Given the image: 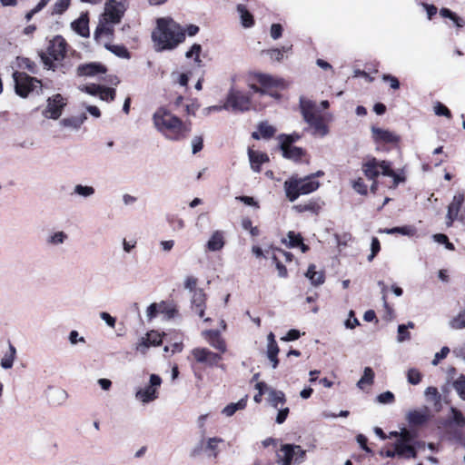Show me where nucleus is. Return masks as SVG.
<instances>
[{
  "instance_id": "57",
  "label": "nucleus",
  "mask_w": 465,
  "mask_h": 465,
  "mask_svg": "<svg viewBox=\"0 0 465 465\" xmlns=\"http://www.w3.org/2000/svg\"><path fill=\"white\" fill-rule=\"evenodd\" d=\"M352 188L355 192L361 195H366L368 193L367 185L365 184L364 181L361 178L357 179L352 183Z\"/></svg>"
},
{
  "instance_id": "10",
  "label": "nucleus",
  "mask_w": 465,
  "mask_h": 465,
  "mask_svg": "<svg viewBox=\"0 0 465 465\" xmlns=\"http://www.w3.org/2000/svg\"><path fill=\"white\" fill-rule=\"evenodd\" d=\"M162 384V379L157 374H151L149 384L140 388L135 392V399L143 404L150 403L158 398V389Z\"/></svg>"
},
{
  "instance_id": "50",
  "label": "nucleus",
  "mask_w": 465,
  "mask_h": 465,
  "mask_svg": "<svg viewBox=\"0 0 465 465\" xmlns=\"http://www.w3.org/2000/svg\"><path fill=\"white\" fill-rule=\"evenodd\" d=\"M71 0H58L53 6V15H62L70 5Z\"/></svg>"
},
{
  "instance_id": "47",
  "label": "nucleus",
  "mask_w": 465,
  "mask_h": 465,
  "mask_svg": "<svg viewBox=\"0 0 465 465\" xmlns=\"http://www.w3.org/2000/svg\"><path fill=\"white\" fill-rule=\"evenodd\" d=\"M453 388L458 395L465 401V375H460L453 382Z\"/></svg>"
},
{
  "instance_id": "40",
  "label": "nucleus",
  "mask_w": 465,
  "mask_h": 465,
  "mask_svg": "<svg viewBox=\"0 0 465 465\" xmlns=\"http://www.w3.org/2000/svg\"><path fill=\"white\" fill-rule=\"evenodd\" d=\"M73 193L82 198H90L95 193V189L93 186L79 183L74 185Z\"/></svg>"
},
{
  "instance_id": "59",
  "label": "nucleus",
  "mask_w": 465,
  "mask_h": 465,
  "mask_svg": "<svg viewBox=\"0 0 465 465\" xmlns=\"http://www.w3.org/2000/svg\"><path fill=\"white\" fill-rule=\"evenodd\" d=\"M377 401L381 404H390L394 401V394L391 391H385L377 396Z\"/></svg>"
},
{
  "instance_id": "49",
  "label": "nucleus",
  "mask_w": 465,
  "mask_h": 465,
  "mask_svg": "<svg viewBox=\"0 0 465 465\" xmlns=\"http://www.w3.org/2000/svg\"><path fill=\"white\" fill-rule=\"evenodd\" d=\"M101 100L111 102L114 100L115 90L114 88L105 87L102 85L99 95Z\"/></svg>"
},
{
  "instance_id": "39",
  "label": "nucleus",
  "mask_w": 465,
  "mask_h": 465,
  "mask_svg": "<svg viewBox=\"0 0 465 465\" xmlns=\"http://www.w3.org/2000/svg\"><path fill=\"white\" fill-rule=\"evenodd\" d=\"M68 239V235L63 232L58 231L50 233L46 238V242L50 245H60L63 244Z\"/></svg>"
},
{
  "instance_id": "20",
  "label": "nucleus",
  "mask_w": 465,
  "mask_h": 465,
  "mask_svg": "<svg viewBox=\"0 0 465 465\" xmlns=\"http://www.w3.org/2000/svg\"><path fill=\"white\" fill-rule=\"evenodd\" d=\"M225 245L224 232L221 230L214 231L205 244V249L208 252H219L223 249Z\"/></svg>"
},
{
  "instance_id": "41",
  "label": "nucleus",
  "mask_w": 465,
  "mask_h": 465,
  "mask_svg": "<svg viewBox=\"0 0 465 465\" xmlns=\"http://www.w3.org/2000/svg\"><path fill=\"white\" fill-rule=\"evenodd\" d=\"M246 407V399L242 398L237 402L230 403L223 408V413L227 416H232L237 411L243 410Z\"/></svg>"
},
{
  "instance_id": "60",
  "label": "nucleus",
  "mask_w": 465,
  "mask_h": 465,
  "mask_svg": "<svg viewBox=\"0 0 465 465\" xmlns=\"http://www.w3.org/2000/svg\"><path fill=\"white\" fill-rule=\"evenodd\" d=\"M68 341L71 345H76L77 343H84L85 339L83 336H80L77 331H71L68 335Z\"/></svg>"
},
{
  "instance_id": "26",
  "label": "nucleus",
  "mask_w": 465,
  "mask_h": 465,
  "mask_svg": "<svg viewBox=\"0 0 465 465\" xmlns=\"http://www.w3.org/2000/svg\"><path fill=\"white\" fill-rule=\"evenodd\" d=\"M86 119H87V117L85 114H80L77 116H70V117L62 119L60 121V125H62L64 128H68V129H72V130H78Z\"/></svg>"
},
{
  "instance_id": "12",
  "label": "nucleus",
  "mask_w": 465,
  "mask_h": 465,
  "mask_svg": "<svg viewBox=\"0 0 465 465\" xmlns=\"http://www.w3.org/2000/svg\"><path fill=\"white\" fill-rule=\"evenodd\" d=\"M251 101L248 94L232 88L228 94L223 108L231 107L234 111H247L250 109Z\"/></svg>"
},
{
  "instance_id": "38",
  "label": "nucleus",
  "mask_w": 465,
  "mask_h": 465,
  "mask_svg": "<svg viewBox=\"0 0 465 465\" xmlns=\"http://www.w3.org/2000/svg\"><path fill=\"white\" fill-rule=\"evenodd\" d=\"M104 45L107 50L120 58H130V54L124 45H111L109 42H104Z\"/></svg>"
},
{
  "instance_id": "9",
  "label": "nucleus",
  "mask_w": 465,
  "mask_h": 465,
  "mask_svg": "<svg viewBox=\"0 0 465 465\" xmlns=\"http://www.w3.org/2000/svg\"><path fill=\"white\" fill-rule=\"evenodd\" d=\"M305 457V450L299 445L284 444L277 453V461L280 465H292L301 463Z\"/></svg>"
},
{
  "instance_id": "63",
  "label": "nucleus",
  "mask_w": 465,
  "mask_h": 465,
  "mask_svg": "<svg viewBox=\"0 0 465 465\" xmlns=\"http://www.w3.org/2000/svg\"><path fill=\"white\" fill-rule=\"evenodd\" d=\"M450 348L447 346H443L439 352H437L432 360V364L437 365L440 361L445 359L447 355L450 353Z\"/></svg>"
},
{
  "instance_id": "13",
  "label": "nucleus",
  "mask_w": 465,
  "mask_h": 465,
  "mask_svg": "<svg viewBox=\"0 0 465 465\" xmlns=\"http://www.w3.org/2000/svg\"><path fill=\"white\" fill-rule=\"evenodd\" d=\"M66 105V99L62 94H57L47 99V104L43 111V115L45 118L56 120L58 119Z\"/></svg>"
},
{
  "instance_id": "4",
  "label": "nucleus",
  "mask_w": 465,
  "mask_h": 465,
  "mask_svg": "<svg viewBox=\"0 0 465 465\" xmlns=\"http://www.w3.org/2000/svg\"><path fill=\"white\" fill-rule=\"evenodd\" d=\"M364 175L369 180L376 179L380 174L392 178L393 187H397L404 178L396 173L391 168V163L385 160H378L374 156L368 155L361 165Z\"/></svg>"
},
{
  "instance_id": "35",
  "label": "nucleus",
  "mask_w": 465,
  "mask_h": 465,
  "mask_svg": "<svg viewBox=\"0 0 465 465\" xmlns=\"http://www.w3.org/2000/svg\"><path fill=\"white\" fill-rule=\"evenodd\" d=\"M258 130L260 132V134L257 133H252V137L254 139H260L261 137L268 139L273 136L276 130L273 126L268 124L267 123H261L258 126Z\"/></svg>"
},
{
  "instance_id": "36",
  "label": "nucleus",
  "mask_w": 465,
  "mask_h": 465,
  "mask_svg": "<svg viewBox=\"0 0 465 465\" xmlns=\"http://www.w3.org/2000/svg\"><path fill=\"white\" fill-rule=\"evenodd\" d=\"M448 326L455 331L465 329V310L463 309L456 316L450 319Z\"/></svg>"
},
{
  "instance_id": "42",
  "label": "nucleus",
  "mask_w": 465,
  "mask_h": 465,
  "mask_svg": "<svg viewBox=\"0 0 465 465\" xmlns=\"http://www.w3.org/2000/svg\"><path fill=\"white\" fill-rule=\"evenodd\" d=\"M160 313L163 314L166 319L170 320L174 318L177 315L178 312L174 305L167 303L165 302H161Z\"/></svg>"
},
{
  "instance_id": "8",
  "label": "nucleus",
  "mask_w": 465,
  "mask_h": 465,
  "mask_svg": "<svg viewBox=\"0 0 465 465\" xmlns=\"http://www.w3.org/2000/svg\"><path fill=\"white\" fill-rule=\"evenodd\" d=\"M15 93L21 97H26L29 93L42 88V83L35 77L25 73L15 72L13 74Z\"/></svg>"
},
{
  "instance_id": "14",
  "label": "nucleus",
  "mask_w": 465,
  "mask_h": 465,
  "mask_svg": "<svg viewBox=\"0 0 465 465\" xmlns=\"http://www.w3.org/2000/svg\"><path fill=\"white\" fill-rule=\"evenodd\" d=\"M115 25L117 24L100 15L97 27L94 34V39L102 44L112 40Z\"/></svg>"
},
{
  "instance_id": "44",
  "label": "nucleus",
  "mask_w": 465,
  "mask_h": 465,
  "mask_svg": "<svg viewBox=\"0 0 465 465\" xmlns=\"http://www.w3.org/2000/svg\"><path fill=\"white\" fill-rule=\"evenodd\" d=\"M287 238L288 240L283 239L282 242L289 248H295L302 244V236L299 233L291 231L288 232Z\"/></svg>"
},
{
  "instance_id": "23",
  "label": "nucleus",
  "mask_w": 465,
  "mask_h": 465,
  "mask_svg": "<svg viewBox=\"0 0 465 465\" xmlns=\"http://www.w3.org/2000/svg\"><path fill=\"white\" fill-rule=\"evenodd\" d=\"M192 304L195 313L203 318L205 310V293L203 290H194L192 297Z\"/></svg>"
},
{
  "instance_id": "54",
  "label": "nucleus",
  "mask_w": 465,
  "mask_h": 465,
  "mask_svg": "<svg viewBox=\"0 0 465 465\" xmlns=\"http://www.w3.org/2000/svg\"><path fill=\"white\" fill-rule=\"evenodd\" d=\"M411 339V333L408 331V326L405 324H400L398 326L397 341L401 343Z\"/></svg>"
},
{
  "instance_id": "34",
  "label": "nucleus",
  "mask_w": 465,
  "mask_h": 465,
  "mask_svg": "<svg viewBox=\"0 0 465 465\" xmlns=\"http://www.w3.org/2000/svg\"><path fill=\"white\" fill-rule=\"evenodd\" d=\"M315 265L311 264L305 273V276L311 281L313 285H321L324 282V273L322 272H316Z\"/></svg>"
},
{
  "instance_id": "29",
  "label": "nucleus",
  "mask_w": 465,
  "mask_h": 465,
  "mask_svg": "<svg viewBox=\"0 0 465 465\" xmlns=\"http://www.w3.org/2000/svg\"><path fill=\"white\" fill-rule=\"evenodd\" d=\"M281 150L282 151L283 157L293 161H298L302 158L304 152L301 147L292 145H282L280 144Z\"/></svg>"
},
{
  "instance_id": "6",
  "label": "nucleus",
  "mask_w": 465,
  "mask_h": 465,
  "mask_svg": "<svg viewBox=\"0 0 465 465\" xmlns=\"http://www.w3.org/2000/svg\"><path fill=\"white\" fill-rule=\"evenodd\" d=\"M319 186L320 183L314 180L312 175L303 178L292 176L286 180L283 184L286 197L290 202H294L300 195L313 193Z\"/></svg>"
},
{
  "instance_id": "52",
  "label": "nucleus",
  "mask_w": 465,
  "mask_h": 465,
  "mask_svg": "<svg viewBox=\"0 0 465 465\" xmlns=\"http://www.w3.org/2000/svg\"><path fill=\"white\" fill-rule=\"evenodd\" d=\"M407 380L412 385H417L421 381V373L417 369H410L407 372Z\"/></svg>"
},
{
  "instance_id": "28",
  "label": "nucleus",
  "mask_w": 465,
  "mask_h": 465,
  "mask_svg": "<svg viewBox=\"0 0 465 465\" xmlns=\"http://www.w3.org/2000/svg\"><path fill=\"white\" fill-rule=\"evenodd\" d=\"M223 441V440L222 438L212 437L206 440H203L202 443L205 442L204 450L208 452V456L217 458L219 453L218 445Z\"/></svg>"
},
{
  "instance_id": "17",
  "label": "nucleus",
  "mask_w": 465,
  "mask_h": 465,
  "mask_svg": "<svg viewBox=\"0 0 465 465\" xmlns=\"http://www.w3.org/2000/svg\"><path fill=\"white\" fill-rule=\"evenodd\" d=\"M202 335L213 349L219 351L221 353H224L226 351L225 341L222 338L219 331H203Z\"/></svg>"
},
{
  "instance_id": "7",
  "label": "nucleus",
  "mask_w": 465,
  "mask_h": 465,
  "mask_svg": "<svg viewBox=\"0 0 465 465\" xmlns=\"http://www.w3.org/2000/svg\"><path fill=\"white\" fill-rule=\"evenodd\" d=\"M390 435L396 438L391 446L395 447L398 458L410 460L417 457L416 448L419 442L410 430L402 429L401 431H391Z\"/></svg>"
},
{
  "instance_id": "27",
  "label": "nucleus",
  "mask_w": 465,
  "mask_h": 465,
  "mask_svg": "<svg viewBox=\"0 0 465 465\" xmlns=\"http://www.w3.org/2000/svg\"><path fill=\"white\" fill-rule=\"evenodd\" d=\"M268 401L275 409H279L286 402L285 394L282 391L268 389Z\"/></svg>"
},
{
  "instance_id": "56",
  "label": "nucleus",
  "mask_w": 465,
  "mask_h": 465,
  "mask_svg": "<svg viewBox=\"0 0 465 465\" xmlns=\"http://www.w3.org/2000/svg\"><path fill=\"white\" fill-rule=\"evenodd\" d=\"M145 337L149 343H151L153 346L159 345L163 341V336L156 331H151L147 332Z\"/></svg>"
},
{
  "instance_id": "32",
  "label": "nucleus",
  "mask_w": 465,
  "mask_h": 465,
  "mask_svg": "<svg viewBox=\"0 0 465 465\" xmlns=\"http://www.w3.org/2000/svg\"><path fill=\"white\" fill-rule=\"evenodd\" d=\"M381 232L386 234H395L400 233L401 235L405 236H413L417 232V230L412 225H405L401 227H392V228H386L381 231Z\"/></svg>"
},
{
  "instance_id": "2",
  "label": "nucleus",
  "mask_w": 465,
  "mask_h": 465,
  "mask_svg": "<svg viewBox=\"0 0 465 465\" xmlns=\"http://www.w3.org/2000/svg\"><path fill=\"white\" fill-rule=\"evenodd\" d=\"M153 121L157 131L171 141H180L186 138L192 130L190 122H183L163 107L155 111Z\"/></svg>"
},
{
  "instance_id": "61",
  "label": "nucleus",
  "mask_w": 465,
  "mask_h": 465,
  "mask_svg": "<svg viewBox=\"0 0 465 465\" xmlns=\"http://www.w3.org/2000/svg\"><path fill=\"white\" fill-rule=\"evenodd\" d=\"M192 152L193 154L199 153L203 146V137L200 135H196L192 139Z\"/></svg>"
},
{
  "instance_id": "46",
  "label": "nucleus",
  "mask_w": 465,
  "mask_h": 465,
  "mask_svg": "<svg viewBox=\"0 0 465 465\" xmlns=\"http://www.w3.org/2000/svg\"><path fill=\"white\" fill-rule=\"evenodd\" d=\"M202 51V46L199 44H193L192 47L185 53V56L187 58L194 57L195 63L199 66H201L202 61L200 59V53Z\"/></svg>"
},
{
  "instance_id": "1",
  "label": "nucleus",
  "mask_w": 465,
  "mask_h": 465,
  "mask_svg": "<svg viewBox=\"0 0 465 465\" xmlns=\"http://www.w3.org/2000/svg\"><path fill=\"white\" fill-rule=\"evenodd\" d=\"M185 39L184 29L170 17L156 20V27L152 32V41L156 52L175 49Z\"/></svg>"
},
{
  "instance_id": "15",
  "label": "nucleus",
  "mask_w": 465,
  "mask_h": 465,
  "mask_svg": "<svg viewBox=\"0 0 465 465\" xmlns=\"http://www.w3.org/2000/svg\"><path fill=\"white\" fill-rule=\"evenodd\" d=\"M191 353L197 362L205 364L208 367L217 365L222 360L220 353L213 352L207 348L197 347L192 350Z\"/></svg>"
},
{
  "instance_id": "55",
  "label": "nucleus",
  "mask_w": 465,
  "mask_h": 465,
  "mask_svg": "<svg viewBox=\"0 0 465 465\" xmlns=\"http://www.w3.org/2000/svg\"><path fill=\"white\" fill-rule=\"evenodd\" d=\"M434 113L439 116H445L447 118H451V113L443 104L440 102H437L434 105Z\"/></svg>"
},
{
  "instance_id": "30",
  "label": "nucleus",
  "mask_w": 465,
  "mask_h": 465,
  "mask_svg": "<svg viewBox=\"0 0 465 465\" xmlns=\"http://www.w3.org/2000/svg\"><path fill=\"white\" fill-rule=\"evenodd\" d=\"M15 358L16 349L10 341H8V351L5 353L1 360V367L5 370L11 369L14 365Z\"/></svg>"
},
{
  "instance_id": "31",
  "label": "nucleus",
  "mask_w": 465,
  "mask_h": 465,
  "mask_svg": "<svg viewBox=\"0 0 465 465\" xmlns=\"http://www.w3.org/2000/svg\"><path fill=\"white\" fill-rule=\"evenodd\" d=\"M465 195L463 193H457L448 206L447 213L459 216V213L464 203Z\"/></svg>"
},
{
  "instance_id": "16",
  "label": "nucleus",
  "mask_w": 465,
  "mask_h": 465,
  "mask_svg": "<svg viewBox=\"0 0 465 465\" xmlns=\"http://www.w3.org/2000/svg\"><path fill=\"white\" fill-rule=\"evenodd\" d=\"M451 413L452 417L450 419L442 420L438 425V428L448 435L450 439L452 438L453 433L456 431L452 429L453 424H456L459 427L465 426V417L460 411L452 408Z\"/></svg>"
},
{
  "instance_id": "62",
  "label": "nucleus",
  "mask_w": 465,
  "mask_h": 465,
  "mask_svg": "<svg viewBox=\"0 0 465 465\" xmlns=\"http://www.w3.org/2000/svg\"><path fill=\"white\" fill-rule=\"evenodd\" d=\"M381 250V244L376 237H373L371 244V254L368 256V261L371 262Z\"/></svg>"
},
{
  "instance_id": "18",
  "label": "nucleus",
  "mask_w": 465,
  "mask_h": 465,
  "mask_svg": "<svg viewBox=\"0 0 465 465\" xmlns=\"http://www.w3.org/2000/svg\"><path fill=\"white\" fill-rule=\"evenodd\" d=\"M106 67L99 63H88L80 64L77 67V74L79 76L93 77L101 74H105Z\"/></svg>"
},
{
  "instance_id": "64",
  "label": "nucleus",
  "mask_w": 465,
  "mask_h": 465,
  "mask_svg": "<svg viewBox=\"0 0 465 465\" xmlns=\"http://www.w3.org/2000/svg\"><path fill=\"white\" fill-rule=\"evenodd\" d=\"M452 353L456 358L461 359L465 362V341L453 348Z\"/></svg>"
},
{
  "instance_id": "48",
  "label": "nucleus",
  "mask_w": 465,
  "mask_h": 465,
  "mask_svg": "<svg viewBox=\"0 0 465 465\" xmlns=\"http://www.w3.org/2000/svg\"><path fill=\"white\" fill-rule=\"evenodd\" d=\"M18 65L27 69L32 74L37 73V65L35 62L26 57L18 58Z\"/></svg>"
},
{
  "instance_id": "51",
  "label": "nucleus",
  "mask_w": 465,
  "mask_h": 465,
  "mask_svg": "<svg viewBox=\"0 0 465 465\" xmlns=\"http://www.w3.org/2000/svg\"><path fill=\"white\" fill-rule=\"evenodd\" d=\"M301 138L299 134H281L279 136L280 144L282 145H292L293 143L298 141Z\"/></svg>"
},
{
  "instance_id": "21",
  "label": "nucleus",
  "mask_w": 465,
  "mask_h": 465,
  "mask_svg": "<svg viewBox=\"0 0 465 465\" xmlns=\"http://www.w3.org/2000/svg\"><path fill=\"white\" fill-rule=\"evenodd\" d=\"M248 157L251 168L255 173L261 172V165L269 161V156L265 153L248 149Z\"/></svg>"
},
{
  "instance_id": "24",
  "label": "nucleus",
  "mask_w": 465,
  "mask_h": 465,
  "mask_svg": "<svg viewBox=\"0 0 465 465\" xmlns=\"http://www.w3.org/2000/svg\"><path fill=\"white\" fill-rule=\"evenodd\" d=\"M407 420L411 425H422L429 420L428 410L423 409L411 411L407 414Z\"/></svg>"
},
{
  "instance_id": "43",
  "label": "nucleus",
  "mask_w": 465,
  "mask_h": 465,
  "mask_svg": "<svg viewBox=\"0 0 465 465\" xmlns=\"http://www.w3.org/2000/svg\"><path fill=\"white\" fill-rule=\"evenodd\" d=\"M374 379V372L371 367H365L362 377L357 382V386L360 389H363L365 384H372Z\"/></svg>"
},
{
  "instance_id": "11",
  "label": "nucleus",
  "mask_w": 465,
  "mask_h": 465,
  "mask_svg": "<svg viewBox=\"0 0 465 465\" xmlns=\"http://www.w3.org/2000/svg\"><path fill=\"white\" fill-rule=\"evenodd\" d=\"M128 7L127 0H108L104 5L102 16L109 19L111 22L119 24Z\"/></svg>"
},
{
  "instance_id": "53",
  "label": "nucleus",
  "mask_w": 465,
  "mask_h": 465,
  "mask_svg": "<svg viewBox=\"0 0 465 465\" xmlns=\"http://www.w3.org/2000/svg\"><path fill=\"white\" fill-rule=\"evenodd\" d=\"M424 394L428 401H433L435 404L440 401V395L435 387H428L425 390Z\"/></svg>"
},
{
  "instance_id": "5",
  "label": "nucleus",
  "mask_w": 465,
  "mask_h": 465,
  "mask_svg": "<svg viewBox=\"0 0 465 465\" xmlns=\"http://www.w3.org/2000/svg\"><path fill=\"white\" fill-rule=\"evenodd\" d=\"M301 113L304 121L312 128V134L324 137L329 133V128L324 123L322 115L316 110L315 104L303 97L300 98Z\"/></svg>"
},
{
  "instance_id": "19",
  "label": "nucleus",
  "mask_w": 465,
  "mask_h": 465,
  "mask_svg": "<svg viewBox=\"0 0 465 465\" xmlns=\"http://www.w3.org/2000/svg\"><path fill=\"white\" fill-rule=\"evenodd\" d=\"M372 137L375 142H382L386 143H396L400 141V136L389 130L379 127H371Z\"/></svg>"
},
{
  "instance_id": "58",
  "label": "nucleus",
  "mask_w": 465,
  "mask_h": 465,
  "mask_svg": "<svg viewBox=\"0 0 465 465\" xmlns=\"http://www.w3.org/2000/svg\"><path fill=\"white\" fill-rule=\"evenodd\" d=\"M160 313V303H152L146 309V317L149 321L155 318Z\"/></svg>"
},
{
  "instance_id": "37",
  "label": "nucleus",
  "mask_w": 465,
  "mask_h": 465,
  "mask_svg": "<svg viewBox=\"0 0 465 465\" xmlns=\"http://www.w3.org/2000/svg\"><path fill=\"white\" fill-rule=\"evenodd\" d=\"M440 15L444 18L450 19L457 27H463L465 25V20L463 18L446 7L440 10Z\"/></svg>"
},
{
  "instance_id": "25",
  "label": "nucleus",
  "mask_w": 465,
  "mask_h": 465,
  "mask_svg": "<svg viewBox=\"0 0 465 465\" xmlns=\"http://www.w3.org/2000/svg\"><path fill=\"white\" fill-rule=\"evenodd\" d=\"M88 22V15L82 14L78 19L74 20L71 24V26L73 30L76 32L79 35L86 37L89 35Z\"/></svg>"
},
{
  "instance_id": "45",
  "label": "nucleus",
  "mask_w": 465,
  "mask_h": 465,
  "mask_svg": "<svg viewBox=\"0 0 465 465\" xmlns=\"http://www.w3.org/2000/svg\"><path fill=\"white\" fill-rule=\"evenodd\" d=\"M293 208L299 213L312 212L313 213H318L321 209L320 205L316 202L312 201L304 204L294 205Z\"/></svg>"
},
{
  "instance_id": "33",
  "label": "nucleus",
  "mask_w": 465,
  "mask_h": 465,
  "mask_svg": "<svg viewBox=\"0 0 465 465\" xmlns=\"http://www.w3.org/2000/svg\"><path fill=\"white\" fill-rule=\"evenodd\" d=\"M237 11L241 17V22L243 27H252L254 24L252 15L247 10L244 5L239 4L237 5Z\"/></svg>"
},
{
  "instance_id": "3",
  "label": "nucleus",
  "mask_w": 465,
  "mask_h": 465,
  "mask_svg": "<svg viewBox=\"0 0 465 465\" xmlns=\"http://www.w3.org/2000/svg\"><path fill=\"white\" fill-rule=\"evenodd\" d=\"M67 43L61 35H56L48 43L46 51H40L39 56L47 70L65 74L71 64L66 62Z\"/></svg>"
},
{
  "instance_id": "22",
  "label": "nucleus",
  "mask_w": 465,
  "mask_h": 465,
  "mask_svg": "<svg viewBox=\"0 0 465 465\" xmlns=\"http://www.w3.org/2000/svg\"><path fill=\"white\" fill-rule=\"evenodd\" d=\"M254 77L257 82L263 87V89H269L272 87H283L284 82L282 79L274 77L271 74L257 73Z\"/></svg>"
}]
</instances>
